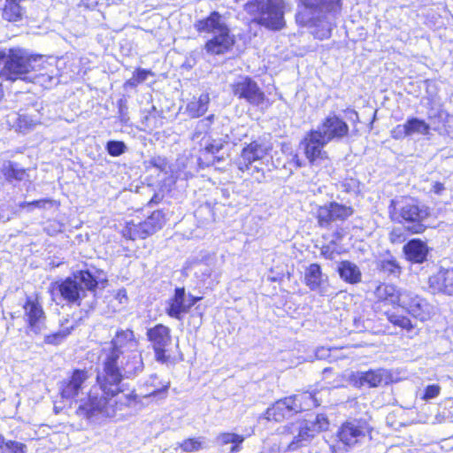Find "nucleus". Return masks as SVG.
I'll return each instance as SVG.
<instances>
[{
	"mask_svg": "<svg viewBox=\"0 0 453 453\" xmlns=\"http://www.w3.org/2000/svg\"><path fill=\"white\" fill-rule=\"evenodd\" d=\"M409 136L405 123L403 125H397L391 130V137L395 140L403 139Z\"/></svg>",
	"mask_w": 453,
	"mask_h": 453,
	"instance_id": "obj_46",
	"label": "nucleus"
},
{
	"mask_svg": "<svg viewBox=\"0 0 453 453\" xmlns=\"http://www.w3.org/2000/svg\"><path fill=\"white\" fill-rule=\"evenodd\" d=\"M329 422L325 414H318L314 419H299L282 427L281 440L286 443L285 451H296L307 447L321 432L328 429Z\"/></svg>",
	"mask_w": 453,
	"mask_h": 453,
	"instance_id": "obj_3",
	"label": "nucleus"
},
{
	"mask_svg": "<svg viewBox=\"0 0 453 453\" xmlns=\"http://www.w3.org/2000/svg\"><path fill=\"white\" fill-rule=\"evenodd\" d=\"M390 208L391 219L400 224L411 234H422L426 226L425 221L430 217L429 207L411 198L402 201L392 200Z\"/></svg>",
	"mask_w": 453,
	"mask_h": 453,
	"instance_id": "obj_5",
	"label": "nucleus"
},
{
	"mask_svg": "<svg viewBox=\"0 0 453 453\" xmlns=\"http://www.w3.org/2000/svg\"><path fill=\"white\" fill-rule=\"evenodd\" d=\"M254 171L257 172V173H259V169L257 166H254Z\"/></svg>",
	"mask_w": 453,
	"mask_h": 453,
	"instance_id": "obj_64",
	"label": "nucleus"
},
{
	"mask_svg": "<svg viewBox=\"0 0 453 453\" xmlns=\"http://www.w3.org/2000/svg\"><path fill=\"white\" fill-rule=\"evenodd\" d=\"M153 119H155V117H151V115H147L144 117L143 122L146 124L147 127H150V126H152L151 121Z\"/></svg>",
	"mask_w": 453,
	"mask_h": 453,
	"instance_id": "obj_60",
	"label": "nucleus"
},
{
	"mask_svg": "<svg viewBox=\"0 0 453 453\" xmlns=\"http://www.w3.org/2000/svg\"><path fill=\"white\" fill-rule=\"evenodd\" d=\"M47 203L51 204L52 201L50 199L36 200L37 208H44Z\"/></svg>",
	"mask_w": 453,
	"mask_h": 453,
	"instance_id": "obj_58",
	"label": "nucleus"
},
{
	"mask_svg": "<svg viewBox=\"0 0 453 453\" xmlns=\"http://www.w3.org/2000/svg\"><path fill=\"white\" fill-rule=\"evenodd\" d=\"M272 147L269 142L263 140H256L245 146L236 161L237 167L242 173L250 169L251 164L262 160L267 156Z\"/></svg>",
	"mask_w": 453,
	"mask_h": 453,
	"instance_id": "obj_14",
	"label": "nucleus"
},
{
	"mask_svg": "<svg viewBox=\"0 0 453 453\" xmlns=\"http://www.w3.org/2000/svg\"><path fill=\"white\" fill-rule=\"evenodd\" d=\"M433 129L438 132H445L453 138V115L445 111H439L436 114L429 117Z\"/></svg>",
	"mask_w": 453,
	"mask_h": 453,
	"instance_id": "obj_29",
	"label": "nucleus"
},
{
	"mask_svg": "<svg viewBox=\"0 0 453 453\" xmlns=\"http://www.w3.org/2000/svg\"><path fill=\"white\" fill-rule=\"evenodd\" d=\"M333 236H334V240L337 242V241H340V240L342 239V234H341V232H340V231H338V230H337V231H335V232L333 234Z\"/></svg>",
	"mask_w": 453,
	"mask_h": 453,
	"instance_id": "obj_61",
	"label": "nucleus"
},
{
	"mask_svg": "<svg viewBox=\"0 0 453 453\" xmlns=\"http://www.w3.org/2000/svg\"><path fill=\"white\" fill-rule=\"evenodd\" d=\"M292 399H295L296 403H299L302 407V411L310 410L312 407L319 405L315 394L310 392H303L299 395H291Z\"/></svg>",
	"mask_w": 453,
	"mask_h": 453,
	"instance_id": "obj_34",
	"label": "nucleus"
},
{
	"mask_svg": "<svg viewBox=\"0 0 453 453\" xmlns=\"http://www.w3.org/2000/svg\"><path fill=\"white\" fill-rule=\"evenodd\" d=\"M44 67L42 56H32L22 49H11L6 55L2 75L11 81L31 80L32 72H41Z\"/></svg>",
	"mask_w": 453,
	"mask_h": 453,
	"instance_id": "obj_7",
	"label": "nucleus"
},
{
	"mask_svg": "<svg viewBox=\"0 0 453 453\" xmlns=\"http://www.w3.org/2000/svg\"><path fill=\"white\" fill-rule=\"evenodd\" d=\"M342 9L341 0H299L296 22L318 39L330 37L333 21Z\"/></svg>",
	"mask_w": 453,
	"mask_h": 453,
	"instance_id": "obj_2",
	"label": "nucleus"
},
{
	"mask_svg": "<svg viewBox=\"0 0 453 453\" xmlns=\"http://www.w3.org/2000/svg\"><path fill=\"white\" fill-rule=\"evenodd\" d=\"M139 341L131 329L118 330L110 342L103 361V371L96 376L98 388H92L88 395L80 400L77 414L88 419L102 414L113 413L112 398L123 392V378H133L144 369Z\"/></svg>",
	"mask_w": 453,
	"mask_h": 453,
	"instance_id": "obj_1",
	"label": "nucleus"
},
{
	"mask_svg": "<svg viewBox=\"0 0 453 453\" xmlns=\"http://www.w3.org/2000/svg\"><path fill=\"white\" fill-rule=\"evenodd\" d=\"M378 268L388 276L398 277L402 273V267L394 257L380 260Z\"/></svg>",
	"mask_w": 453,
	"mask_h": 453,
	"instance_id": "obj_33",
	"label": "nucleus"
},
{
	"mask_svg": "<svg viewBox=\"0 0 453 453\" xmlns=\"http://www.w3.org/2000/svg\"><path fill=\"white\" fill-rule=\"evenodd\" d=\"M441 387L438 384L428 385L425 388L423 392L420 393V398L423 401H429L440 395Z\"/></svg>",
	"mask_w": 453,
	"mask_h": 453,
	"instance_id": "obj_44",
	"label": "nucleus"
},
{
	"mask_svg": "<svg viewBox=\"0 0 453 453\" xmlns=\"http://www.w3.org/2000/svg\"><path fill=\"white\" fill-rule=\"evenodd\" d=\"M97 286L98 280L91 272L81 270L61 281L55 282V290L68 303L81 305L87 292H95Z\"/></svg>",
	"mask_w": 453,
	"mask_h": 453,
	"instance_id": "obj_8",
	"label": "nucleus"
},
{
	"mask_svg": "<svg viewBox=\"0 0 453 453\" xmlns=\"http://www.w3.org/2000/svg\"><path fill=\"white\" fill-rule=\"evenodd\" d=\"M337 272L340 278L347 283L357 284L361 281L362 273L359 267L349 260L340 262Z\"/></svg>",
	"mask_w": 453,
	"mask_h": 453,
	"instance_id": "obj_28",
	"label": "nucleus"
},
{
	"mask_svg": "<svg viewBox=\"0 0 453 453\" xmlns=\"http://www.w3.org/2000/svg\"><path fill=\"white\" fill-rule=\"evenodd\" d=\"M170 386V380H159L157 374H151L142 387L145 393L140 396L156 403L163 401L168 396Z\"/></svg>",
	"mask_w": 453,
	"mask_h": 453,
	"instance_id": "obj_19",
	"label": "nucleus"
},
{
	"mask_svg": "<svg viewBox=\"0 0 453 453\" xmlns=\"http://www.w3.org/2000/svg\"><path fill=\"white\" fill-rule=\"evenodd\" d=\"M107 152L112 157H119L127 151V146L121 141H109L105 145Z\"/></svg>",
	"mask_w": 453,
	"mask_h": 453,
	"instance_id": "obj_41",
	"label": "nucleus"
},
{
	"mask_svg": "<svg viewBox=\"0 0 453 453\" xmlns=\"http://www.w3.org/2000/svg\"><path fill=\"white\" fill-rule=\"evenodd\" d=\"M147 168L154 167L160 172H165L167 167L166 160L160 157H151L149 161L146 162Z\"/></svg>",
	"mask_w": 453,
	"mask_h": 453,
	"instance_id": "obj_45",
	"label": "nucleus"
},
{
	"mask_svg": "<svg viewBox=\"0 0 453 453\" xmlns=\"http://www.w3.org/2000/svg\"><path fill=\"white\" fill-rule=\"evenodd\" d=\"M23 308L30 330L35 334L41 333L45 328L46 319L42 305L37 301L27 298Z\"/></svg>",
	"mask_w": 453,
	"mask_h": 453,
	"instance_id": "obj_21",
	"label": "nucleus"
},
{
	"mask_svg": "<svg viewBox=\"0 0 453 453\" xmlns=\"http://www.w3.org/2000/svg\"><path fill=\"white\" fill-rule=\"evenodd\" d=\"M314 130L319 132L323 141L329 143L331 141H339L347 136L349 126L338 116L332 114L327 116Z\"/></svg>",
	"mask_w": 453,
	"mask_h": 453,
	"instance_id": "obj_15",
	"label": "nucleus"
},
{
	"mask_svg": "<svg viewBox=\"0 0 453 453\" xmlns=\"http://www.w3.org/2000/svg\"><path fill=\"white\" fill-rule=\"evenodd\" d=\"M3 173L8 180H22L26 175L25 170L18 168L17 164L12 162H8L4 165Z\"/></svg>",
	"mask_w": 453,
	"mask_h": 453,
	"instance_id": "obj_37",
	"label": "nucleus"
},
{
	"mask_svg": "<svg viewBox=\"0 0 453 453\" xmlns=\"http://www.w3.org/2000/svg\"><path fill=\"white\" fill-rule=\"evenodd\" d=\"M327 277L324 276L319 265L314 263L310 265L304 273V282L311 290L324 294L326 291Z\"/></svg>",
	"mask_w": 453,
	"mask_h": 453,
	"instance_id": "obj_24",
	"label": "nucleus"
},
{
	"mask_svg": "<svg viewBox=\"0 0 453 453\" xmlns=\"http://www.w3.org/2000/svg\"><path fill=\"white\" fill-rule=\"evenodd\" d=\"M194 27L198 33L211 35V38L204 45L205 50L211 55L225 54L235 42L234 36L231 35L226 24V17L219 12H212L208 17L197 20Z\"/></svg>",
	"mask_w": 453,
	"mask_h": 453,
	"instance_id": "obj_4",
	"label": "nucleus"
},
{
	"mask_svg": "<svg viewBox=\"0 0 453 453\" xmlns=\"http://www.w3.org/2000/svg\"><path fill=\"white\" fill-rule=\"evenodd\" d=\"M152 74L153 73L149 70L139 68L134 72V73L133 75V80H135L136 82L142 83L147 80L149 75H152Z\"/></svg>",
	"mask_w": 453,
	"mask_h": 453,
	"instance_id": "obj_47",
	"label": "nucleus"
},
{
	"mask_svg": "<svg viewBox=\"0 0 453 453\" xmlns=\"http://www.w3.org/2000/svg\"><path fill=\"white\" fill-rule=\"evenodd\" d=\"M5 443V439L3 435L0 434V449L4 448V444Z\"/></svg>",
	"mask_w": 453,
	"mask_h": 453,
	"instance_id": "obj_62",
	"label": "nucleus"
},
{
	"mask_svg": "<svg viewBox=\"0 0 453 453\" xmlns=\"http://www.w3.org/2000/svg\"><path fill=\"white\" fill-rule=\"evenodd\" d=\"M97 0H81V6H83L87 9H94L97 5Z\"/></svg>",
	"mask_w": 453,
	"mask_h": 453,
	"instance_id": "obj_52",
	"label": "nucleus"
},
{
	"mask_svg": "<svg viewBox=\"0 0 453 453\" xmlns=\"http://www.w3.org/2000/svg\"><path fill=\"white\" fill-rule=\"evenodd\" d=\"M400 238H401V234H400L399 230L394 229L390 233V240L392 242H397Z\"/></svg>",
	"mask_w": 453,
	"mask_h": 453,
	"instance_id": "obj_57",
	"label": "nucleus"
},
{
	"mask_svg": "<svg viewBox=\"0 0 453 453\" xmlns=\"http://www.w3.org/2000/svg\"><path fill=\"white\" fill-rule=\"evenodd\" d=\"M20 208H27L28 211H33L35 208H37L36 200L33 202H24L19 204Z\"/></svg>",
	"mask_w": 453,
	"mask_h": 453,
	"instance_id": "obj_54",
	"label": "nucleus"
},
{
	"mask_svg": "<svg viewBox=\"0 0 453 453\" xmlns=\"http://www.w3.org/2000/svg\"><path fill=\"white\" fill-rule=\"evenodd\" d=\"M165 223V214L161 211H155L142 222H127L122 230V235L131 240L145 239L160 230Z\"/></svg>",
	"mask_w": 453,
	"mask_h": 453,
	"instance_id": "obj_10",
	"label": "nucleus"
},
{
	"mask_svg": "<svg viewBox=\"0 0 453 453\" xmlns=\"http://www.w3.org/2000/svg\"><path fill=\"white\" fill-rule=\"evenodd\" d=\"M326 144L320 133L311 129L303 138L299 147L311 164H317L327 158V153L324 150Z\"/></svg>",
	"mask_w": 453,
	"mask_h": 453,
	"instance_id": "obj_13",
	"label": "nucleus"
},
{
	"mask_svg": "<svg viewBox=\"0 0 453 453\" xmlns=\"http://www.w3.org/2000/svg\"><path fill=\"white\" fill-rule=\"evenodd\" d=\"M428 283L434 293L453 295V268L441 269L429 277Z\"/></svg>",
	"mask_w": 453,
	"mask_h": 453,
	"instance_id": "obj_22",
	"label": "nucleus"
},
{
	"mask_svg": "<svg viewBox=\"0 0 453 453\" xmlns=\"http://www.w3.org/2000/svg\"><path fill=\"white\" fill-rule=\"evenodd\" d=\"M69 322L68 319H65L61 321V326L63 327L58 333L47 335L45 337V342L48 344H58L60 343L74 328V326L72 325L70 326H65V325Z\"/></svg>",
	"mask_w": 453,
	"mask_h": 453,
	"instance_id": "obj_36",
	"label": "nucleus"
},
{
	"mask_svg": "<svg viewBox=\"0 0 453 453\" xmlns=\"http://www.w3.org/2000/svg\"><path fill=\"white\" fill-rule=\"evenodd\" d=\"M354 211L350 206L332 202L319 208L317 219L319 226L328 227L334 221H344L353 214Z\"/></svg>",
	"mask_w": 453,
	"mask_h": 453,
	"instance_id": "obj_16",
	"label": "nucleus"
},
{
	"mask_svg": "<svg viewBox=\"0 0 453 453\" xmlns=\"http://www.w3.org/2000/svg\"><path fill=\"white\" fill-rule=\"evenodd\" d=\"M4 453H27V447L26 444L17 441H6L4 444Z\"/></svg>",
	"mask_w": 453,
	"mask_h": 453,
	"instance_id": "obj_43",
	"label": "nucleus"
},
{
	"mask_svg": "<svg viewBox=\"0 0 453 453\" xmlns=\"http://www.w3.org/2000/svg\"><path fill=\"white\" fill-rule=\"evenodd\" d=\"M146 336L154 350L155 360L161 364L166 363L169 360L167 348L172 344L171 329L163 324H157L147 329Z\"/></svg>",
	"mask_w": 453,
	"mask_h": 453,
	"instance_id": "obj_12",
	"label": "nucleus"
},
{
	"mask_svg": "<svg viewBox=\"0 0 453 453\" xmlns=\"http://www.w3.org/2000/svg\"><path fill=\"white\" fill-rule=\"evenodd\" d=\"M387 316L388 321L394 326L406 329L407 331H411L413 328V325L411 319L405 316L395 313L387 314Z\"/></svg>",
	"mask_w": 453,
	"mask_h": 453,
	"instance_id": "obj_39",
	"label": "nucleus"
},
{
	"mask_svg": "<svg viewBox=\"0 0 453 453\" xmlns=\"http://www.w3.org/2000/svg\"><path fill=\"white\" fill-rule=\"evenodd\" d=\"M302 412L300 404L295 403V399L290 396L276 401L271 407L267 408L265 418L267 420L280 422L293 415Z\"/></svg>",
	"mask_w": 453,
	"mask_h": 453,
	"instance_id": "obj_18",
	"label": "nucleus"
},
{
	"mask_svg": "<svg viewBox=\"0 0 453 453\" xmlns=\"http://www.w3.org/2000/svg\"><path fill=\"white\" fill-rule=\"evenodd\" d=\"M375 295L379 300L386 301L391 304L402 306L408 300L407 290H397L394 285L382 284L380 285L375 291Z\"/></svg>",
	"mask_w": 453,
	"mask_h": 453,
	"instance_id": "obj_26",
	"label": "nucleus"
},
{
	"mask_svg": "<svg viewBox=\"0 0 453 453\" xmlns=\"http://www.w3.org/2000/svg\"><path fill=\"white\" fill-rule=\"evenodd\" d=\"M342 187L347 192L356 191L358 188V181L355 179L346 180L342 183Z\"/></svg>",
	"mask_w": 453,
	"mask_h": 453,
	"instance_id": "obj_50",
	"label": "nucleus"
},
{
	"mask_svg": "<svg viewBox=\"0 0 453 453\" xmlns=\"http://www.w3.org/2000/svg\"><path fill=\"white\" fill-rule=\"evenodd\" d=\"M244 437L234 433H221L216 437V442L221 446L231 442H243Z\"/></svg>",
	"mask_w": 453,
	"mask_h": 453,
	"instance_id": "obj_42",
	"label": "nucleus"
},
{
	"mask_svg": "<svg viewBox=\"0 0 453 453\" xmlns=\"http://www.w3.org/2000/svg\"><path fill=\"white\" fill-rule=\"evenodd\" d=\"M2 15L9 22H18L22 19L24 12L16 0H6Z\"/></svg>",
	"mask_w": 453,
	"mask_h": 453,
	"instance_id": "obj_31",
	"label": "nucleus"
},
{
	"mask_svg": "<svg viewBox=\"0 0 453 453\" xmlns=\"http://www.w3.org/2000/svg\"><path fill=\"white\" fill-rule=\"evenodd\" d=\"M367 326H365V321L361 317H355L353 319V331L356 333L364 332Z\"/></svg>",
	"mask_w": 453,
	"mask_h": 453,
	"instance_id": "obj_48",
	"label": "nucleus"
},
{
	"mask_svg": "<svg viewBox=\"0 0 453 453\" xmlns=\"http://www.w3.org/2000/svg\"><path fill=\"white\" fill-rule=\"evenodd\" d=\"M329 349H326V348H319L317 349L316 351V357L319 358V359H323V358H326V357L329 356Z\"/></svg>",
	"mask_w": 453,
	"mask_h": 453,
	"instance_id": "obj_53",
	"label": "nucleus"
},
{
	"mask_svg": "<svg viewBox=\"0 0 453 453\" xmlns=\"http://www.w3.org/2000/svg\"><path fill=\"white\" fill-rule=\"evenodd\" d=\"M407 299L406 303H403L401 307L405 309L414 318L426 321L434 314V306L426 302V300L410 291H408Z\"/></svg>",
	"mask_w": 453,
	"mask_h": 453,
	"instance_id": "obj_20",
	"label": "nucleus"
},
{
	"mask_svg": "<svg viewBox=\"0 0 453 453\" xmlns=\"http://www.w3.org/2000/svg\"><path fill=\"white\" fill-rule=\"evenodd\" d=\"M201 298L196 297L192 295H188L187 297V307L189 310L192 306H194Z\"/></svg>",
	"mask_w": 453,
	"mask_h": 453,
	"instance_id": "obj_55",
	"label": "nucleus"
},
{
	"mask_svg": "<svg viewBox=\"0 0 453 453\" xmlns=\"http://www.w3.org/2000/svg\"><path fill=\"white\" fill-rule=\"evenodd\" d=\"M234 96L239 99H244L249 104L263 107L267 102L265 93L258 87L257 83L248 76H241L232 85Z\"/></svg>",
	"mask_w": 453,
	"mask_h": 453,
	"instance_id": "obj_11",
	"label": "nucleus"
},
{
	"mask_svg": "<svg viewBox=\"0 0 453 453\" xmlns=\"http://www.w3.org/2000/svg\"><path fill=\"white\" fill-rule=\"evenodd\" d=\"M242 443V442H236V445H233L231 447V449H230V452L231 453H237V452H239L241 450V449H242V447H241Z\"/></svg>",
	"mask_w": 453,
	"mask_h": 453,
	"instance_id": "obj_59",
	"label": "nucleus"
},
{
	"mask_svg": "<svg viewBox=\"0 0 453 453\" xmlns=\"http://www.w3.org/2000/svg\"><path fill=\"white\" fill-rule=\"evenodd\" d=\"M245 10L269 29L280 30L285 27L282 0H253L246 4Z\"/></svg>",
	"mask_w": 453,
	"mask_h": 453,
	"instance_id": "obj_9",
	"label": "nucleus"
},
{
	"mask_svg": "<svg viewBox=\"0 0 453 453\" xmlns=\"http://www.w3.org/2000/svg\"><path fill=\"white\" fill-rule=\"evenodd\" d=\"M188 312L187 296L184 288H177L174 296L169 299L166 313L171 318L182 319L183 314Z\"/></svg>",
	"mask_w": 453,
	"mask_h": 453,
	"instance_id": "obj_27",
	"label": "nucleus"
},
{
	"mask_svg": "<svg viewBox=\"0 0 453 453\" xmlns=\"http://www.w3.org/2000/svg\"><path fill=\"white\" fill-rule=\"evenodd\" d=\"M406 259L415 264H422L427 258L429 248L420 239L409 241L403 248Z\"/></svg>",
	"mask_w": 453,
	"mask_h": 453,
	"instance_id": "obj_25",
	"label": "nucleus"
},
{
	"mask_svg": "<svg viewBox=\"0 0 453 453\" xmlns=\"http://www.w3.org/2000/svg\"><path fill=\"white\" fill-rule=\"evenodd\" d=\"M444 190V185L440 182H436L433 185L432 191L435 194H441Z\"/></svg>",
	"mask_w": 453,
	"mask_h": 453,
	"instance_id": "obj_56",
	"label": "nucleus"
},
{
	"mask_svg": "<svg viewBox=\"0 0 453 453\" xmlns=\"http://www.w3.org/2000/svg\"><path fill=\"white\" fill-rule=\"evenodd\" d=\"M209 104V94H202L198 98L194 97L187 104L186 111L191 118H199L208 111Z\"/></svg>",
	"mask_w": 453,
	"mask_h": 453,
	"instance_id": "obj_30",
	"label": "nucleus"
},
{
	"mask_svg": "<svg viewBox=\"0 0 453 453\" xmlns=\"http://www.w3.org/2000/svg\"><path fill=\"white\" fill-rule=\"evenodd\" d=\"M321 255L329 260H334L341 254V250L337 247L336 241L332 240L328 244L320 248Z\"/></svg>",
	"mask_w": 453,
	"mask_h": 453,
	"instance_id": "obj_40",
	"label": "nucleus"
},
{
	"mask_svg": "<svg viewBox=\"0 0 453 453\" xmlns=\"http://www.w3.org/2000/svg\"><path fill=\"white\" fill-rule=\"evenodd\" d=\"M408 135H413V134H422L426 135L428 134L430 130V124H427L426 121L419 119L418 118H411L409 119L405 122Z\"/></svg>",
	"mask_w": 453,
	"mask_h": 453,
	"instance_id": "obj_32",
	"label": "nucleus"
},
{
	"mask_svg": "<svg viewBox=\"0 0 453 453\" xmlns=\"http://www.w3.org/2000/svg\"><path fill=\"white\" fill-rule=\"evenodd\" d=\"M391 380L390 373L386 369L369 370L357 373L356 384L359 386L367 385L371 388L388 384Z\"/></svg>",
	"mask_w": 453,
	"mask_h": 453,
	"instance_id": "obj_23",
	"label": "nucleus"
},
{
	"mask_svg": "<svg viewBox=\"0 0 453 453\" xmlns=\"http://www.w3.org/2000/svg\"><path fill=\"white\" fill-rule=\"evenodd\" d=\"M178 445L182 451L188 453L196 452L207 447L204 437L188 438L178 443Z\"/></svg>",
	"mask_w": 453,
	"mask_h": 453,
	"instance_id": "obj_35",
	"label": "nucleus"
},
{
	"mask_svg": "<svg viewBox=\"0 0 453 453\" xmlns=\"http://www.w3.org/2000/svg\"><path fill=\"white\" fill-rule=\"evenodd\" d=\"M88 372L85 370L76 369L70 377L63 380L59 383V393L64 399H73L82 392L85 383L88 379Z\"/></svg>",
	"mask_w": 453,
	"mask_h": 453,
	"instance_id": "obj_17",
	"label": "nucleus"
},
{
	"mask_svg": "<svg viewBox=\"0 0 453 453\" xmlns=\"http://www.w3.org/2000/svg\"><path fill=\"white\" fill-rule=\"evenodd\" d=\"M372 431L373 426L369 416L348 418L336 432L338 444L332 446L333 452L337 453L338 450L347 452L362 445L372 439Z\"/></svg>",
	"mask_w": 453,
	"mask_h": 453,
	"instance_id": "obj_6",
	"label": "nucleus"
},
{
	"mask_svg": "<svg viewBox=\"0 0 453 453\" xmlns=\"http://www.w3.org/2000/svg\"><path fill=\"white\" fill-rule=\"evenodd\" d=\"M119 113L120 121L122 123H127L128 120L127 117V107L123 104L122 100L119 102Z\"/></svg>",
	"mask_w": 453,
	"mask_h": 453,
	"instance_id": "obj_51",
	"label": "nucleus"
},
{
	"mask_svg": "<svg viewBox=\"0 0 453 453\" xmlns=\"http://www.w3.org/2000/svg\"><path fill=\"white\" fill-rule=\"evenodd\" d=\"M139 82H136L135 80H133V78L128 81V84L131 85V86H135Z\"/></svg>",
	"mask_w": 453,
	"mask_h": 453,
	"instance_id": "obj_63",
	"label": "nucleus"
},
{
	"mask_svg": "<svg viewBox=\"0 0 453 453\" xmlns=\"http://www.w3.org/2000/svg\"><path fill=\"white\" fill-rule=\"evenodd\" d=\"M114 300L118 301L120 305L127 303L128 297L125 288L119 289L115 295Z\"/></svg>",
	"mask_w": 453,
	"mask_h": 453,
	"instance_id": "obj_49",
	"label": "nucleus"
},
{
	"mask_svg": "<svg viewBox=\"0 0 453 453\" xmlns=\"http://www.w3.org/2000/svg\"><path fill=\"white\" fill-rule=\"evenodd\" d=\"M214 115H210L207 118H204L199 120L196 123V128L192 134L191 139L193 141H196L202 139L203 136L208 132L211 127V125L213 121Z\"/></svg>",
	"mask_w": 453,
	"mask_h": 453,
	"instance_id": "obj_38",
	"label": "nucleus"
}]
</instances>
